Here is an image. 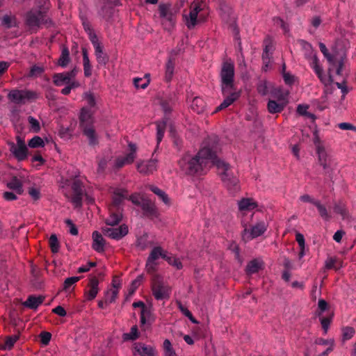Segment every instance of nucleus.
<instances>
[{
    "mask_svg": "<svg viewBox=\"0 0 356 356\" xmlns=\"http://www.w3.org/2000/svg\"><path fill=\"white\" fill-rule=\"evenodd\" d=\"M40 341L44 345H47L51 338V334L48 332H42L40 334Z\"/></svg>",
    "mask_w": 356,
    "mask_h": 356,
    "instance_id": "nucleus-55",
    "label": "nucleus"
},
{
    "mask_svg": "<svg viewBox=\"0 0 356 356\" xmlns=\"http://www.w3.org/2000/svg\"><path fill=\"white\" fill-rule=\"evenodd\" d=\"M330 322L331 319L328 317H323L321 318V323L325 333H327Z\"/></svg>",
    "mask_w": 356,
    "mask_h": 356,
    "instance_id": "nucleus-61",
    "label": "nucleus"
},
{
    "mask_svg": "<svg viewBox=\"0 0 356 356\" xmlns=\"http://www.w3.org/2000/svg\"><path fill=\"white\" fill-rule=\"evenodd\" d=\"M136 351L141 356H154V350L152 347L149 346H146L145 344H139L136 347Z\"/></svg>",
    "mask_w": 356,
    "mask_h": 356,
    "instance_id": "nucleus-37",
    "label": "nucleus"
},
{
    "mask_svg": "<svg viewBox=\"0 0 356 356\" xmlns=\"http://www.w3.org/2000/svg\"><path fill=\"white\" fill-rule=\"evenodd\" d=\"M66 225L69 227V232L73 235L76 236L79 233L78 229L76 225L73 223V222L70 219L65 220Z\"/></svg>",
    "mask_w": 356,
    "mask_h": 356,
    "instance_id": "nucleus-54",
    "label": "nucleus"
},
{
    "mask_svg": "<svg viewBox=\"0 0 356 356\" xmlns=\"http://www.w3.org/2000/svg\"><path fill=\"white\" fill-rule=\"evenodd\" d=\"M263 265L264 263L257 259L251 260L250 262H248L246 266V274L250 275L258 273L261 269H262Z\"/></svg>",
    "mask_w": 356,
    "mask_h": 356,
    "instance_id": "nucleus-26",
    "label": "nucleus"
},
{
    "mask_svg": "<svg viewBox=\"0 0 356 356\" xmlns=\"http://www.w3.org/2000/svg\"><path fill=\"white\" fill-rule=\"evenodd\" d=\"M257 207V202L251 198H243L238 202V209L241 211H249Z\"/></svg>",
    "mask_w": 356,
    "mask_h": 356,
    "instance_id": "nucleus-28",
    "label": "nucleus"
},
{
    "mask_svg": "<svg viewBox=\"0 0 356 356\" xmlns=\"http://www.w3.org/2000/svg\"><path fill=\"white\" fill-rule=\"evenodd\" d=\"M128 232V227L125 224L121 225L119 227H106L102 228V233L104 236L117 241L123 238Z\"/></svg>",
    "mask_w": 356,
    "mask_h": 356,
    "instance_id": "nucleus-11",
    "label": "nucleus"
},
{
    "mask_svg": "<svg viewBox=\"0 0 356 356\" xmlns=\"http://www.w3.org/2000/svg\"><path fill=\"white\" fill-rule=\"evenodd\" d=\"M53 83L56 86H62L63 85H67L70 80L68 76L64 72L55 73L52 76Z\"/></svg>",
    "mask_w": 356,
    "mask_h": 356,
    "instance_id": "nucleus-29",
    "label": "nucleus"
},
{
    "mask_svg": "<svg viewBox=\"0 0 356 356\" xmlns=\"http://www.w3.org/2000/svg\"><path fill=\"white\" fill-rule=\"evenodd\" d=\"M168 118L167 117H165L161 121H158L156 122V141L157 144L159 145L164 136V133L166 129L167 122H168Z\"/></svg>",
    "mask_w": 356,
    "mask_h": 356,
    "instance_id": "nucleus-27",
    "label": "nucleus"
},
{
    "mask_svg": "<svg viewBox=\"0 0 356 356\" xmlns=\"http://www.w3.org/2000/svg\"><path fill=\"white\" fill-rule=\"evenodd\" d=\"M319 49L327 61L333 66H335L336 63L334 57L329 53L325 44L323 42H319Z\"/></svg>",
    "mask_w": 356,
    "mask_h": 356,
    "instance_id": "nucleus-40",
    "label": "nucleus"
},
{
    "mask_svg": "<svg viewBox=\"0 0 356 356\" xmlns=\"http://www.w3.org/2000/svg\"><path fill=\"white\" fill-rule=\"evenodd\" d=\"M146 270L149 274L154 273L156 270V263L155 261L149 262V260H147Z\"/></svg>",
    "mask_w": 356,
    "mask_h": 356,
    "instance_id": "nucleus-59",
    "label": "nucleus"
},
{
    "mask_svg": "<svg viewBox=\"0 0 356 356\" xmlns=\"http://www.w3.org/2000/svg\"><path fill=\"white\" fill-rule=\"evenodd\" d=\"M38 93L29 90L13 89L8 94V99L15 104L23 105L38 99Z\"/></svg>",
    "mask_w": 356,
    "mask_h": 356,
    "instance_id": "nucleus-5",
    "label": "nucleus"
},
{
    "mask_svg": "<svg viewBox=\"0 0 356 356\" xmlns=\"http://www.w3.org/2000/svg\"><path fill=\"white\" fill-rule=\"evenodd\" d=\"M106 1H104L103 5L99 9L97 13L98 15L104 20L109 21L113 15L114 9L112 6L108 5Z\"/></svg>",
    "mask_w": 356,
    "mask_h": 356,
    "instance_id": "nucleus-25",
    "label": "nucleus"
},
{
    "mask_svg": "<svg viewBox=\"0 0 356 356\" xmlns=\"http://www.w3.org/2000/svg\"><path fill=\"white\" fill-rule=\"evenodd\" d=\"M93 125V120L92 114L90 111L86 108H83L79 116V126L81 129L85 127H90Z\"/></svg>",
    "mask_w": 356,
    "mask_h": 356,
    "instance_id": "nucleus-21",
    "label": "nucleus"
},
{
    "mask_svg": "<svg viewBox=\"0 0 356 356\" xmlns=\"http://www.w3.org/2000/svg\"><path fill=\"white\" fill-rule=\"evenodd\" d=\"M128 198V191L124 188H117L114 191L112 202L108 207L109 217L106 220L107 225L115 226L119 224L123 216V204Z\"/></svg>",
    "mask_w": 356,
    "mask_h": 356,
    "instance_id": "nucleus-3",
    "label": "nucleus"
},
{
    "mask_svg": "<svg viewBox=\"0 0 356 356\" xmlns=\"http://www.w3.org/2000/svg\"><path fill=\"white\" fill-rule=\"evenodd\" d=\"M163 346L167 356H177L168 339H165L163 341Z\"/></svg>",
    "mask_w": 356,
    "mask_h": 356,
    "instance_id": "nucleus-48",
    "label": "nucleus"
},
{
    "mask_svg": "<svg viewBox=\"0 0 356 356\" xmlns=\"http://www.w3.org/2000/svg\"><path fill=\"white\" fill-rule=\"evenodd\" d=\"M218 170V175L224 186L228 190L231 194H235L240 191L239 179L234 168L227 162L220 160L217 156L213 160Z\"/></svg>",
    "mask_w": 356,
    "mask_h": 356,
    "instance_id": "nucleus-2",
    "label": "nucleus"
},
{
    "mask_svg": "<svg viewBox=\"0 0 356 356\" xmlns=\"http://www.w3.org/2000/svg\"><path fill=\"white\" fill-rule=\"evenodd\" d=\"M10 150L18 161H24L26 159L28 149L26 147H17L14 143L10 144Z\"/></svg>",
    "mask_w": 356,
    "mask_h": 356,
    "instance_id": "nucleus-23",
    "label": "nucleus"
},
{
    "mask_svg": "<svg viewBox=\"0 0 356 356\" xmlns=\"http://www.w3.org/2000/svg\"><path fill=\"white\" fill-rule=\"evenodd\" d=\"M164 259L168 261L170 265L175 266L177 269H181L183 267L181 261L175 257L168 256L165 254V258H164Z\"/></svg>",
    "mask_w": 356,
    "mask_h": 356,
    "instance_id": "nucleus-44",
    "label": "nucleus"
},
{
    "mask_svg": "<svg viewBox=\"0 0 356 356\" xmlns=\"http://www.w3.org/2000/svg\"><path fill=\"white\" fill-rule=\"evenodd\" d=\"M267 229L266 223L263 221L257 222L255 225L252 226L249 230L247 228L244 229L245 234L249 232L250 234V238H254L262 235Z\"/></svg>",
    "mask_w": 356,
    "mask_h": 356,
    "instance_id": "nucleus-20",
    "label": "nucleus"
},
{
    "mask_svg": "<svg viewBox=\"0 0 356 356\" xmlns=\"http://www.w3.org/2000/svg\"><path fill=\"white\" fill-rule=\"evenodd\" d=\"M129 152L124 156L118 157L115 160V166L118 168H122L124 165L131 164L134 162L136 156V145L130 143L129 144Z\"/></svg>",
    "mask_w": 356,
    "mask_h": 356,
    "instance_id": "nucleus-13",
    "label": "nucleus"
},
{
    "mask_svg": "<svg viewBox=\"0 0 356 356\" xmlns=\"http://www.w3.org/2000/svg\"><path fill=\"white\" fill-rule=\"evenodd\" d=\"M7 187L11 190L15 191L19 195H22L24 191L22 181L16 177H13L11 180L8 182Z\"/></svg>",
    "mask_w": 356,
    "mask_h": 356,
    "instance_id": "nucleus-34",
    "label": "nucleus"
},
{
    "mask_svg": "<svg viewBox=\"0 0 356 356\" xmlns=\"http://www.w3.org/2000/svg\"><path fill=\"white\" fill-rule=\"evenodd\" d=\"M222 96L225 99L222 102L216 107V112L222 111L232 104L240 97L241 92L237 91L236 89H232L230 92H228L227 95H222Z\"/></svg>",
    "mask_w": 356,
    "mask_h": 356,
    "instance_id": "nucleus-15",
    "label": "nucleus"
},
{
    "mask_svg": "<svg viewBox=\"0 0 356 356\" xmlns=\"http://www.w3.org/2000/svg\"><path fill=\"white\" fill-rule=\"evenodd\" d=\"M133 81H134V86L136 88L145 89L147 87V86L149 84L148 80L144 81L142 78H138V77L134 78Z\"/></svg>",
    "mask_w": 356,
    "mask_h": 356,
    "instance_id": "nucleus-51",
    "label": "nucleus"
},
{
    "mask_svg": "<svg viewBox=\"0 0 356 356\" xmlns=\"http://www.w3.org/2000/svg\"><path fill=\"white\" fill-rule=\"evenodd\" d=\"M191 108L197 113L202 112L204 108L203 100L200 97H195L192 102Z\"/></svg>",
    "mask_w": 356,
    "mask_h": 356,
    "instance_id": "nucleus-39",
    "label": "nucleus"
},
{
    "mask_svg": "<svg viewBox=\"0 0 356 356\" xmlns=\"http://www.w3.org/2000/svg\"><path fill=\"white\" fill-rule=\"evenodd\" d=\"M310 66L320 79L321 82L325 86L329 85L333 82V78L331 74L326 76L323 74V70L318 64V58L316 54H314L312 57Z\"/></svg>",
    "mask_w": 356,
    "mask_h": 356,
    "instance_id": "nucleus-10",
    "label": "nucleus"
},
{
    "mask_svg": "<svg viewBox=\"0 0 356 356\" xmlns=\"http://www.w3.org/2000/svg\"><path fill=\"white\" fill-rule=\"evenodd\" d=\"M316 153L318 154V163L325 171V174L329 178H332L333 161L331 156L327 154L323 146L318 145L316 146Z\"/></svg>",
    "mask_w": 356,
    "mask_h": 356,
    "instance_id": "nucleus-8",
    "label": "nucleus"
},
{
    "mask_svg": "<svg viewBox=\"0 0 356 356\" xmlns=\"http://www.w3.org/2000/svg\"><path fill=\"white\" fill-rule=\"evenodd\" d=\"M44 72V68L38 65H33L30 70L29 75L31 76H38L41 75Z\"/></svg>",
    "mask_w": 356,
    "mask_h": 356,
    "instance_id": "nucleus-53",
    "label": "nucleus"
},
{
    "mask_svg": "<svg viewBox=\"0 0 356 356\" xmlns=\"http://www.w3.org/2000/svg\"><path fill=\"white\" fill-rule=\"evenodd\" d=\"M85 99L87 102L88 105L90 107H95L96 105L95 98L92 93L90 92H86L85 94Z\"/></svg>",
    "mask_w": 356,
    "mask_h": 356,
    "instance_id": "nucleus-56",
    "label": "nucleus"
},
{
    "mask_svg": "<svg viewBox=\"0 0 356 356\" xmlns=\"http://www.w3.org/2000/svg\"><path fill=\"white\" fill-rule=\"evenodd\" d=\"M234 65L228 61L222 64L220 72V87L222 95H227L232 89H236L234 86Z\"/></svg>",
    "mask_w": 356,
    "mask_h": 356,
    "instance_id": "nucleus-4",
    "label": "nucleus"
},
{
    "mask_svg": "<svg viewBox=\"0 0 356 356\" xmlns=\"http://www.w3.org/2000/svg\"><path fill=\"white\" fill-rule=\"evenodd\" d=\"M334 213L339 214L342 219H346L349 217V212L346 204L342 201L335 202L333 207Z\"/></svg>",
    "mask_w": 356,
    "mask_h": 356,
    "instance_id": "nucleus-30",
    "label": "nucleus"
},
{
    "mask_svg": "<svg viewBox=\"0 0 356 356\" xmlns=\"http://www.w3.org/2000/svg\"><path fill=\"white\" fill-rule=\"evenodd\" d=\"M95 56L99 64L105 65L108 62V58L106 56V54L104 53V51L102 53L97 54H95Z\"/></svg>",
    "mask_w": 356,
    "mask_h": 356,
    "instance_id": "nucleus-60",
    "label": "nucleus"
},
{
    "mask_svg": "<svg viewBox=\"0 0 356 356\" xmlns=\"http://www.w3.org/2000/svg\"><path fill=\"white\" fill-rule=\"evenodd\" d=\"M28 145L31 148L42 147L44 143L40 136H35L29 141Z\"/></svg>",
    "mask_w": 356,
    "mask_h": 356,
    "instance_id": "nucleus-43",
    "label": "nucleus"
},
{
    "mask_svg": "<svg viewBox=\"0 0 356 356\" xmlns=\"http://www.w3.org/2000/svg\"><path fill=\"white\" fill-rule=\"evenodd\" d=\"M165 254L166 252H164L160 246L154 247L152 250L147 260H149V262H152L156 261V260L158 259L160 257L164 259L165 258Z\"/></svg>",
    "mask_w": 356,
    "mask_h": 356,
    "instance_id": "nucleus-36",
    "label": "nucleus"
},
{
    "mask_svg": "<svg viewBox=\"0 0 356 356\" xmlns=\"http://www.w3.org/2000/svg\"><path fill=\"white\" fill-rule=\"evenodd\" d=\"M18 339H19V337L17 335H13V336L8 337L5 341V343H4L3 346L2 347V348L8 349V350L11 349L13 347L15 342L18 340Z\"/></svg>",
    "mask_w": 356,
    "mask_h": 356,
    "instance_id": "nucleus-46",
    "label": "nucleus"
},
{
    "mask_svg": "<svg viewBox=\"0 0 356 356\" xmlns=\"http://www.w3.org/2000/svg\"><path fill=\"white\" fill-rule=\"evenodd\" d=\"M52 312L61 317H64L67 314L65 309L62 306L60 305L53 309Z\"/></svg>",
    "mask_w": 356,
    "mask_h": 356,
    "instance_id": "nucleus-64",
    "label": "nucleus"
},
{
    "mask_svg": "<svg viewBox=\"0 0 356 356\" xmlns=\"http://www.w3.org/2000/svg\"><path fill=\"white\" fill-rule=\"evenodd\" d=\"M218 149V138L216 136H209L204 141L197 154H184L178 161V165L186 175H201L210 162L213 164Z\"/></svg>",
    "mask_w": 356,
    "mask_h": 356,
    "instance_id": "nucleus-1",
    "label": "nucleus"
},
{
    "mask_svg": "<svg viewBox=\"0 0 356 356\" xmlns=\"http://www.w3.org/2000/svg\"><path fill=\"white\" fill-rule=\"evenodd\" d=\"M152 291L157 300L168 299L170 297V288L163 282L157 275H154L152 277Z\"/></svg>",
    "mask_w": 356,
    "mask_h": 356,
    "instance_id": "nucleus-6",
    "label": "nucleus"
},
{
    "mask_svg": "<svg viewBox=\"0 0 356 356\" xmlns=\"http://www.w3.org/2000/svg\"><path fill=\"white\" fill-rule=\"evenodd\" d=\"M175 69V58L172 56L169 57L165 65V79L167 82L171 81Z\"/></svg>",
    "mask_w": 356,
    "mask_h": 356,
    "instance_id": "nucleus-35",
    "label": "nucleus"
},
{
    "mask_svg": "<svg viewBox=\"0 0 356 356\" xmlns=\"http://www.w3.org/2000/svg\"><path fill=\"white\" fill-rule=\"evenodd\" d=\"M49 245L53 253H56L59 250V243L56 234H51L49 239Z\"/></svg>",
    "mask_w": 356,
    "mask_h": 356,
    "instance_id": "nucleus-42",
    "label": "nucleus"
},
{
    "mask_svg": "<svg viewBox=\"0 0 356 356\" xmlns=\"http://www.w3.org/2000/svg\"><path fill=\"white\" fill-rule=\"evenodd\" d=\"M314 206L316 207L320 216L325 221H329L332 216L330 213L328 211L326 207L319 200H318L316 202H314Z\"/></svg>",
    "mask_w": 356,
    "mask_h": 356,
    "instance_id": "nucleus-32",
    "label": "nucleus"
},
{
    "mask_svg": "<svg viewBox=\"0 0 356 356\" xmlns=\"http://www.w3.org/2000/svg\"><path fill=\"white\" fill-rule=\"evenodd\" d=\"M282 77H283L284 83L286 85L291 86L292 84H293L294 81H295V77L293 75H292L289 72L283 73Z\"/></svg>",
    "mask_w": 356,
    "mask_h": 356,
    "instance_id": "nucleus-57",
    "label": "nucleus"
},
{
    "mask_svg": "<svg viewBox=\"0 0 356 356\" xmlns=\"http://www.w3.org/2000/svg\"><path fill=\"white\" fill-rule=\"evenodd\" d=\"M26 24L30 29H38L42 24H47L45 12L42 10H30L26 14Z\"/></svg>",
    "mask_w": 356,
    "mask_h": 356,
    "instance_id": "nucleus-7",
    "label": "nucleus"
},
{
    "mask_svg": "<svg viewBox=\"0 0 356 356\" xmlns=\"http://www.w3.org/2000/svg\"><path fill=\"white\" fill-rule=\"evenodd\" d=\"M160 17L167 19L170 25L175 23V12L169 4H161L159 6Z\"/></svg>",
    "mask_w": 356,
    "mask_h": 356,
    "instance_id": "nucleus-18",
    "label": "nucleus"
},
{
    "mask_svg": "<svg viewBox=\"0 0 356 356\" xmlns=\"http://www.w3.org/2000/svg\"><path fill=\"white\" fill-rule=\"evenodd\" d=\"M285 105L284 103H278L275 100L270 99L268 102L267 108L270 113L275 114L281 113L284 110Z\"/></svg>",
    "mask_w": 356,
    "mask_h": 356,
    "instance_id": "nucleus-31",
    "label": "nucleus"
},
{
    "mask_svg": "<svg viewBox=\"0 0 356 356\" xmlns=\"http://www.w3.org/2000/svg\"><path fill=\"white\" fill-rule=\"evenodd\" d=\"M137 169L140 173L145 175L151 174L156 169V161L150 160L145 163H138Z\"/></svg>",
    "mask_w": 356,
    "mask_h": 356,
    "instance_id": "nucleus-24",
    "label": "nucleus"
},
{
    "mask_svg": "<svg viewBox=\"0 0 356 356\" xmlns=\"http://www.w3.org/2000/svg\"><path fill=\"white\" fill-rule=\"evenodd\" d=\"M44 300V297L42 296H36L31 295L28 296L27 299L22 303V305L25 307L35 310L40 305L42 304Z\"/></svg>",
    "mask_w": 356,
    "mask_h": 356,
    "instance_id": "nucleus-19",
    "label": "nucleus"
},
{
    "mask_svg": "<svg viewBox=\"0 0 356 356\" xmlns=\"http://www.w3.org/2000/svg\"><path fill=\"white\" fill-rule=\"evenodd\" d=\"M257 91L261 95H266L268 93V83L266 81H261L257 86Z\"/></svg>",
    "mask_w": 356,
    "mask_h": 356,
    "instance_id": "nucleus-49",
    "label": "nucleus"
},
{
    "mask_svg": "<svg viewBox=\"0 0 356 356\" xmlns=\"http://www.w3.org/2000/svg\"><path fill=\"white\" fill-rule=\"evenodd\" d=\"M83 65L84 75L86 77L91 76L92 70H91V65L90 63V60H83Z\"/></svg>",
    "mask_w": 356,
    "mask_h": 356,
    "instance_id": "nucleus-58",
    "label": "nucleus"
},
{
    "mask_svg": "<svg viewBox=\"0 0 356 356\" xmlns=\"http://www.w3.org/2000/svg\"><path fill=\"white\" fill-rule=\"evenodd\" d=\"M99 280L96 277L90 279L87 288L85 289L84 295L87 300H92L99 292Z\"/></svg>",
    "mask_w": 356,
    "mask_h": 356,
    "instance_id": "nucleus-16",
    "label": "nucleus"
},
{
    "mask_svg": "<svg viewBox=\"0 0 356 356\" xmlns=\"http://www.w3.org/2000/svg\"><path fill=\"white\" fill-rule=\"evenodd\" d=\"M70 61V51L67 47L64 46L61 51V54L58 60V65L62 67L67 66Z\"/></svg>",
    "mask_w": 356,
    "mask_h": 356,
    "instance_id": "nucleus-33",
    "label": "nucleus"
},
{
    "mask_svg": "<svg viewBox=\"0 0 356 356\" xmlns=\"http://www.w3.org/2000/svg\"><path fill=\"white\" fill-rule=\"evenodd\" d=\"M138 337L139 334L137 325L132 326L129 333H124L123 334V339L124 340L134 341L137 339Z\"/></svg>",
    "mask_w": 356,
    "mask_h": 356,
    "instance_id": "nucleus-41",
    "label": "nucleus"
},
{
    "mask_svg": "<svg viewBox=\"0 0 356 356\" xmlns=\"http://www.w3.org/2000/svg\"><path fill=\"white\" fill-rule=\"evenodd\" d=\"M339 129L342 130H353L356 131V127L350 123L341 122L338 124Z\"/></svg>",
    "mask_w": 356,
    "mask_h": 356,
    "instance_id": "nucleus-62",
    "label": "nucleus"
},
{
    "mask_svg": "<svg viewBox=\"0 0 356 356\" xmlns=\"http://www.w3.org/2000/svg\"><path fill=\"white\" fill-rule=\"evenodd\" d=\"M143 210V214L145 217L154 219L159 216V211L155 204L148 199H142L141 205L140 206Z\"/></svg>",
    "mask_w": 356,
    "mask_h": 356,
    "instance_id": "nucleus-12",
    "label": "nucleus"
},
{
    "mask_svg": "<svg viewBox=\"0 0 356 356\" xmlns=\"http://www.w3.org/2000/svg\"><path fill=\"white\" fill-rule=\"evenodd\" d=\"M355 334V330L352 327H346L342 330V337L343 341L350 339Z\"/></svg>",
    "mask_w": 356,
    "mask_h": 356,
    "instance_id": "nucleus-47",
    "label": "nucleus"
},
{
    "mask_svg": "<svg viewBox=\"0 0 356 356\" xmlns=\"http://www.w3.org/2000/svg\"><path fill=\"white\" fill-rule=\"evenodd\" d=\"M28 121L31 125V129L38 133L40 130V126L38 120L32 116L28 118Z\"/></svg>",
    "mask_w": 356,
    "mask_h": 356,
    "instance_id": "nucleus-50",
    "label": "nucleus"
},
{
    "mask_svg": "<svg viewBox=\"0 0 356 356\" xmlns=\"http://www.w3.org/2000/svg\"><path fill=\"white\" fill-rule=\"evenodd\" d=\"M132 306L134 308H136V307H140L141 308V310H140V323L143 325L145 324V313L147 312H146V305H145V303L143 302H142V301L134 302L133 303Z\"/></svg>",
    "mask_w": 356,
    "mask_h": 356,
    "instance_id": "nucleus-45",
    "label": "nucleus"
},
{
    "mask_svg": "<svg viewBox=\"0 0 356 356\" xmlns=\"http://www.w3.org/2000/svg\"><path fill=\"white\" fill-rule=\"evenodd\" d=\"M80 280L79 277H67L63 284V289L67 290L71 286Z\"/></svg>",
    "mask_w": 356,
    "mask_h": 356,
    "instance_id": "nucleus-52",
    "label": "nucleus"
},
{
    "mask_svg": "<svg viewBox=\"0 0 356 356\" xmlns=\"http://www.w3.org/2000/svg\"><path fill=\"white\" fill-rule=\"evenodd\" d=\"M81 130L83 135L88 138V144L90 146H95L99 143L97 134H96L93 125L90 127H85V128L81 129Z\"/></svg>",
    "mask_w": 356,
    "mask_h": 356,
    "instance_id": "nucleus-22",
    "label": "nucleus"
},
{
    "mask_svg": "<svg viewBox=\"0 0 356 356\" xmlns=\"http://www.w3.org/2000/svg\"><path fill=\"white\" fill-rule=\"evenodd\" d=\"M71 188L72 194L71 195V202L76 208L82 207L84 189L83 183L79 179L72 181Z\"/></svg>",
    "mask_w": 356,
    "mask_h": 356,
    "instance_id": "nucleus-9",
    "label": "nucleus"
},
{
    "mask_svg": "<svg viewBox=\"0 0 356 356\" xmlns=\"http://www.w3.org/2000/svg\"><path fill=\"white\" fill-rule=\"evenodd\" d=\"M92 248L94 250L97 252H103L104 251V247L106 241L103 238L101 233L97 231H94L92 234Z\"/></svg>",
    "mask_w": 356,
    "mask_h": 356,
    "instance_id": "nucleus-17",
    "label": "nucleus"
},
{
    "mask_svg": "<svg viewBox=\"0 0 356 356\" xmlns=\"http://www.w3.org/2000/svg\"><path fill=\"white\" fill-rule=\"evenodd\" d=\"M127 199L129 200L130 201H131V202L134 204L140 207L141 205V200L143 198H140L138 195L133 194V195H130Z\"/></svg>",
    "mask_w": 356,
    "mask_h": 356,
    "instance_id": "nucleus-63",
    "label": "nucleus"
},
{
    "mask_svg": "<svg viewBox=\"0 0 356 356\" xmlns=\"http://www.w3.org/2000/svg\"><path fill=\"white\" fill-rule=\"evenodd\" d=\"M149 190L152 192H153L154 194L158 195L165 204H167L169 203V198L164 191H163L161 189H160L157 186H155L153 185L149 186Z\"/></svg>",
    "mask_w": 356,
    "mask_h": 356,
    "instance_id": "nucleus-38",
    "label": "nucleus"
},
{
    "mask_svg": "<svg viewBox=\"0 0 356 356\" xmlns=\"http://www.w3.org/2000/svg\"><path fill=\"white\" fill-rule=\"evenodd\" d=\"M202 10L200 3H193L191 6V10L188 16L185 15L184 17L186 21V26L189 29L195 26L197 22L198 13Z\"/></svg>",
    "mask_w": 356,
    "mask_h": 356,
    "instance_id": "nucleus-14",
    "label": "nucleus"
}]
</instances>
